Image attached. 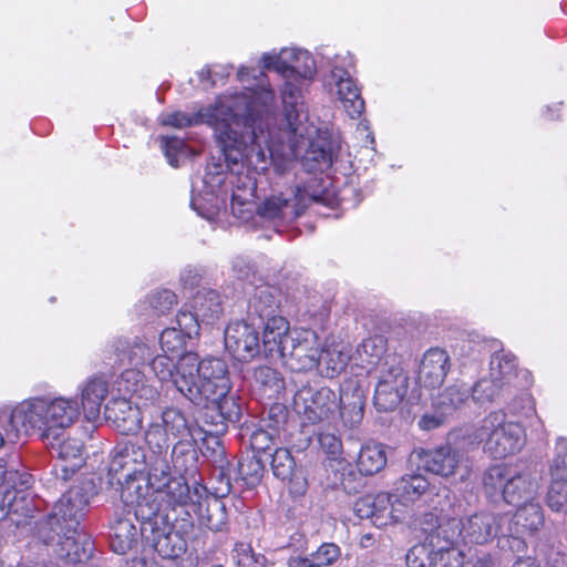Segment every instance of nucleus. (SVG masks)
Returning <instances> with one entry per match:
<instances>
[{
    "label": "nucleus",
    "mask_w": 567,
    "mask_h": 567,
    "mask_svg": "<svg viewBox=\"0 0 567 567\" xmlns=\"http://www.w3.org/2000/svg\"><path fill=\"white\" fill-rule=\"evenodd\" d=\"M238 79L244 91L235 94L219 96L214 104L199 109L193 114L173 112L163 114L161 123L176 128L192 127L207 124L214 132L215 141L228 163L230 174L226 183L237 187L233 193V209L236 214L247 212L248 199L255 182L248 175H240L238 167L241 161L257 168L266 167V159L259 144L248 145L249 131H251L258 106H268L276 102V93L267 75L254 68H240Z\"/></svg>",
    "instance_id": "obj_1"
},
{
    "label": "nucleus",
    "mask_w": 567,
    "mask_h": 567,
    "mask_svg": "<svg viewBox=\"0 0 567 567\" xmlns=\"http://www.w3.org/2000/svg\"><path fill=\"white\" fill-rule=\"evenodd\" d=\"M146 447L137 442L123 441L111 452L109 483L117 485L126 506L125 493L140 486L141 498L148 502L161 497L168 506H184L190 499L189 486L172 476L168 461L169 444L164 430L151 424L145 432Z\"/></svg>",
    "instance_id": "obj_2"
},
{
    "label": "nucleus",
    "mask_w": 567,
    "mask_h": 567,
    "mask_svg": "<svg viewBox=\"0 0 567 567\" xmlns=\"http://www.w3.org/2000/svg\"><path fill=\"white\" fill-rule=\"evenodd\" d=\"M275 103L267 107L258 106L254 126L249 131V143L248 145L259 144L262 150L264 157L267 161L265 168H257L254 165H249L257 171H266L268 164H274V169L278 174H285L290 172L293 158L299 156L300 151L307 146L305 157L307 161L316 162L320 169L327 168L332 164V152L327 146L326 142L321 140H313V135L317 134L318 130L308 124L309 133L305 136H300L288 126L284 120V127L279 128L278 134L270 131V111Z\"/></svg>",
    "instance_id": "obj_3"
},
{
    "label": "nucleus",
    "mask_w": 567,
    "mask_h": 567,
    "mask_svg": "<svg viewBox=\"0 0 567 567\" xmlns=\"http://www.w3.org/2000/svg\"><path fill=\"white\" fill-rule=\"evenodd\" d=\"M260 63L265 70H274L282 78L280 99L282 117L288 126L300 136L309 133L306 125L308 107L305 92L317 74L313 56L307 50L284 48L279 52L264 53Z\"/></svg>",
    "instance_id": "obj_4"
},
{
    "label": "nucleus",
    "mask_w": 567,
    "mask_h": 567,
    "mask_svg": "<svg viewBox=\"0 0 567 567\" xmlns=\"http://www.w3.org/2000/svg\"><path fill=\"white\" fill-rule=\"evenodd\" d=\"M81 410L76 399L65 396H33L11 410L9 437L38 433L42 440H58L61 432L74 424Z\"/></svg>",
    "instance_id": "obj_5"
},
{
    "label": "nucleus",
    "mask_w": 567,
    "mask_h": 567,
    "mask_svg": "<svg viewBox=\"0 0 567 567\" xmlns=\"http://www.w3.org/2000/svg\"><path fill=\"white\" fill-rule=\"evenodd\" d=\"M176 390L196 405H208L231 389L227 363L214 357L199 359L195 352L179 355Z\"/></svg>",
    "instance_id": "obj_6"
},
{
    "label": "nucleus",
    "mask_w": 567,
    "mask_h": 567,
    "mask_svg": "<svg viewBox=\"0 0 567 567\" xmlns=\"http://www.w3.org/2000/svg\"><path fill=\"white\" fill-rule=\"evenodd\" d=\"M140 486H132L124 494L126 507L134 509L135 520L140 523L141 537L151 545L154 550L165 559H175L183 555L187 544L184 537L174 530L167 509L168 506L161 497L148 502L141 498Z\"/></svg>",
    "instance_id": "obj_7"
},
{
    "label": "nucleus",
    "mask_w": 567,
    "mask_h": 567,
    "mask_svg": "<svg viewBox=\"0 0 567 567\" xmlns=\"http://www.w3.org/2000/svg\"><path fill=\"white\" fill-rule=\"evenodd\" d=\"M364 403L362 389L352 384L342 385L339 396L326 386L318 390L303 386L293 398L295 411L308 422L316 424L326 421L339 409L343 423L350 427L362 421Z\"/></svg>",
    "instance_id": "obj_8"
},
{
    "label": "nucleus",
    "mask_w": 567,
    "mask_h": 567,
    "mask_svg": "<svg viewBox=\"0 0 567 567\" xmlns=\"http://www.w3.org/2000/svg\"><path fill=\"white\" fill-rule=\"evenodd\" d=\"M225 163L227 167V172L225 173L218 171V166L208 167L203 178V183L206 188L205 194L207 197H204L200 194H193L192 196V208L206 219H213L219 210L220 200L225 202V199L229 196L230 212L234 217L243 221H247L252 216L255 210L254 198L256 197L257 188L264 184V181L272 184L271 174L274 176L281 177L289 173H276L271 162L268 164V168L261 172L250 167L246 159L241 161L243 167L237 168L238 174L248 175L255 182V186L251 192V197L248 199L249 207H247V212L244 210L241 214H236V209H233V193H235L234 189H237V187L226 183L228 175L233 169L229 167L226 161ZM193 193H195V190H193Z\"/></svg>",
    "instance_id": "obj_9"
},
{
    "label": "nucleus",
    "mask_w": 567,
    "mask_h": 567,
    "mask_svg": "<svg viewBox=\"0 0 567 567\" xmlns=\"http://www.w3.org/2000/svg\"><path fill=\"white\" fill-rule=\"evenodd\" d=\"M468 444H483V451L494 460L519 453L526 444L524 425L508 417L503 410L489 412L477 426L465 430Z\"/></svg>",
    "instance_id": "obj_10"
},
{
    "label": "nucleus",
    "mask_w": 567,
    "mask_h": 567,
    "mask_svg": "<svg viewBox=\"0 0 567 567\" xmlns=\"http://www.w3.org/2000/svg\"><path fill=\"white\" fill-rule=\"evenodd\" d=\"M538 481L528 470L514 464L489 466L483 475V489L491 499L502 498L508 505H520L535 499Z\"/></svg>",
    "instance_id": "obj_11"
},
{
    "label": "nucleus",
    "mask_w": 567,
    "mask_h": 567,
    "mask_svg": "<svg viewBox=\"0 0 567 567\" xmlns=\"http://www.w3.org/2000/svg\"><path fill=\"white\" fill-rule=\"evenodd\" d=\"M468 437L465 430L450 433L444 445L432 450H415L410 456L411 462H416L419 467L441 477L458 476L464 481L467 478L471 465L465 446Z\"/></svg>",
    "instance_id": "obj_12"
},
{
    "label": "nucleus",
    "mask_w": 567,
    "mask_h": 567,
    "mask_svg": "<svg viewBox=\"0 0 567 567\" xmlns=\"http://www.w3.org/2000/svg\"><path fill=\"white\" fill-rule=\"evenodd\" d=\"M503 514L480 511L457 522L440 526L437 536L445 538L447 545H455L458 542L465 545H485L497 538L498 545L504 548L503 542H507V536L503 533Z\"/></svg>",
    "instance_id": "obj_13"
},
{
    "label": "nucleus",
    "mask_w": 567,
    "mask_h": 567,
    "mask_svg": "<svg viewBox=\"0 0 567 567\" xmlns=\"http://www.w3.org/2000/svg\"><path fill=\"white\" fill-rule=\"evenodd\" d=\"M31 475L13 466L0 471V519L10 516L30 517L35 505L28 489Z\"/></svg>",
    "instance_id": "obj_14"
},
{
    "label": "nucleus",
    "mask_w": 567,
    "mask_h": 567,
    "mask_svg": "<svg viewBox=\"0 0 567 567\" xmlns=\"http://www.w3.org/2000/svg\"><path fill=\"white\" fill-rule=\"evenodd\" d=\"M311 198L299 186L265 198L255 209L259 218L278 224L291 223L308 207Z\"/></svg>",
    "instance_id": "obj_15"
},
{
    "label": "nucleus",
    "mask_w": 567,
    "mask_h": 567,
    "mask_svg": "<svg viewBox=\"0 0 567 567\" xmlns=\"http://www.w3.org/2000/svg\"><path fill=\"white\" fill-rule=\"evenodd\" d=\"M503 533L507 536L511 550H520L525 547L523 538L539 532L545 524L544 512L539 503L530 501L523 503L517 511L511 514H503Z\"/></svg>",
    "instance_id": "obj_16"
},
{
    "label": "nucleus",
    "mask_w": 567,
    "mask_h": 567,
    "mask_svg": "<svg viewBox=\"0 0 567 567\" xmlns=\"http://www.w3.org/2000/svg\"><path fill=\"white\" fill-rule=\"evenodd\" d=\"M320 351L317 332L305 328H293L280 359H284L293 371H309L319 365Z\"/></svg>",
    "instance_id": "obj_17"
},
{
    "label": "nucleus",
    "mask_w": 567,
    "mask_h": 567,
    "mask_svg": "<svg viewBox=\"0 0 567 567\" xmlns=\"http://www.w3.org/2000/svg\"><path fill=\"white\" fill-rule=\"evenodd\" d=\"M87 498L81 488L73 487L64 493L55 503L52 513L49 516L51 529L60 535V532L68 530L76 533L80 520L84 517Z\"/></svg>",
    "instance_id": "obj_18"
},
{
    "label": "nucleus",
    "mask_w": 567,
    "mask_h": 567,
    "mask_svg": "<svg viewBox=\"0 0 567 567\" xmlns=\"http://www.w3.org/2000/svg\"><path fill=\"white\" fill-rule=\"evenodd\" d=\"M408 388L409 377L401 367L391 365L382 370L374 390V406L381 412L395 410L406 395Z\"/></svg>",
    "instance_id": "obj_19"
},
{
    "label": "nucleus",
    "mask_w": 567,
    "mask_h": 567,
    "mask_svg": "<svg viewBox=\"0 0 567 567\" xmlns=\"http://www.w3.org/2000/svg\"><path fill=\"white\" fill-rule=\"evenodd\" d=\"M224 339L227 351L238 361L254 359L261 349L257 328L246 321L230 322Z\"/></svg>",
    "instance_id": "obj_20"
},
{
    "label": "nucleus",
    "mask_w": 567,
    "mask_h": 567,
    "mask_svg": "<svg viewBox=\"0 0 567 567\" xmlns=\"http://www.w3.org/2000/svg\"><path fill=\"white\" fill-rule=\"evenodd\" d=\"M109 351L113 363L137 368L148 362L155 353V346L145 336H121L110 342Z\"/></svg>",
    "instance_id": "obj_21"
},
{
    "label": "nucleus",
    "mask_w": 567,
    "mask_h": 567,
    "mask_svg": "<svg viewBox=\"0 0 567 567\" xmlns=\"http://www.w3.org/2000/svg\"><path fill=\"white\" fill-rule=\"evenodd\" d=\"M550 466L551 483L546 503L554 512L567 513V439L558 437Z\"/></svg>",
    "instance_id": "obj_22"
},
{
    "label": "nucleus",
    "mask_w": 567,
    "mask_h": 567,
    "mask_svg": "<svg viewBox=\"0 0 567 567\" xmlns=\"http://www.w3.org/2000/svg\"><path fill=\"white\" fill-rule=\"evenodd\" d=\"M489 373L512 392L532 384L530 372L526 369H517L516 357L504 351L492 355Z\"/></svg>",
    "instance_id": "obj_23"
},
{
    "label": "nucleus",
    "mask_w": 567,
    "mask_h": 567,
    "mask_svg": "<svg viewBox=\"0 0 567 567\" xmlns=\"http://www.w3.org/2000/svg\"><path fill=\"white\" fill-rule=\"evenodd\" d=\"M105 419L124 434L137 432L142 427L140 402L130 398L112 399L104 408Z\"/></svg>",
    "instance_id": "obj_24"
},
{
    "label": "nucleus",
    "mask_w": 567,
    "mask_h": 567,
    "mask_svg": "<svg viewBox=\"0 0 567 567\" xmlns=\"http://www.w3.org/2000/svg\"><path fill=\"white\" fill-rule=\"evenodd\" d=\"M451 368L446 351L432 348L427 350L420 362L417 381L422 388L436 389L445 380Z\"/></svg>",
    "instance_id": "obj_25"
},
{
    "label": "nucleus",
    "mask_w": 567,
    "mask_h": 567,
    "mask_svg": "<svg viewBox=\"0 0 567 567\" xmlns=\"http://www.w3.org/2000/svg\"><path fill=\"white\" fill-rule=\"evenodd\" d=\"M124 513H115L110 523V546L116 554L124 555L131 550L141 536L140 529L136 528L133 518L134 509Z\"/></svg>",
    "instance_id": "obj_26"
},
{
    "label": "nucleus",
    "mask_w": 567,
    "mask_h": 567,
    "mask_svg": "<svg viewBox=\"0 0 567 567\" xmlns=\"http://www.w3.org/2000/svg\"><path fill=\"white\" fill-rule=\"evenodd\" d=\"M56 555L65 565H75L86 561L93 551L90 537L76 529V533L60 532Z\"/></svg>",
    "instance_id": "obj_27"
},
{
    "label": "nucleus",
    "mask_w": 567,
    "mask_h": 567,
    "mask_svg": "<svg viewBox=\"0 0 567 567\" xmlns=\"http://www.w3.org/2000/svg\"><path fill=\"white\" fill-rule=\"evenodd\" d=\"M81 404L84 416L89 422L99 419L101 406L109 393V381L103 374H95L85 380L80 386Z\"/></svg>",
    "instance_id": "obj_28"
},
{
    "label": "nucleus",
    "mask_w": 567,
    "mask_h": 567,
    "mask_svg": "<svg viewBox=\"0 0 567 567\" xmlns=\"http://www.w3.org/2000/svg\"><path fill=\"white\" fill-rule=\"evenodd\" d=\"M262 349L268 358H281L288 346L291 330L282 316L264 321Z\"/></svg>",
    "instance_id": "obj_29"
},
{
    "label": "nucleus",
    "mask_w": 567,
    "mask_h": 567,
    "mask_svg": "<svg viewBox=\"0 0 567 567\" xmlns=\"http://www.w3.org/2000/svg\"><path fill=\"white\" fill-rule=\"evenodd\" d=\"M351 359V347L343 341H332L321 348L319 365L327 378H334L341 373Z\"/></svg>",
    "instance_id": "obj_30"
},
{
    "label": "nucleus",
    "mask_w": 567,
    "mask_h": 567,
    "mask_svg": "<svg viewBox=\"0 0 567 567\" xmlns=\"http://www.w3.org/2000/svg\"><path fill=\"white\" fill-rule=\"evenodd\" d=\"M276 292L274 287L267 285L256 287L248 305L249 316L259 318L261 322L280 317V301Z\"/></svg>",
    "instance_id": "obj_31"
},
{
    "label": "nucleus",
    "mask_w": 567,
    "mask_h": 567,
    "mask_svg": "<svg viewBox=\"0 0 567 567\" xmlns=\"http://www.w3.org/2000/svg\"><path fill=\"white\" fill-rule=\"evenodd\" d=\"M51 443V453L64 464L61 465L63 478L66 480L69 474L75 473L84 463L83 443L78 439L68 437L65 440Z\"/></svg>",
    "instance_id": "obj_32"
},
{
    "label": "nucleus",
    "mask_w": 567,
    "mask_h": 567,
    "mask_svg": "<svg viewBox=\"0 0 567 567\" xmlns=\"http://www.w3.org/2000/svg\"><path fill=\"white\" fill-rule=\"evenodd\" d=\"M271 468L274 475L282 481H290L291 492L295 494H302L306 488V482L301 481L295 473V460L288 449L279 447L276 449L271 454Z\"/></svg>",
    "instance_id": "obj_33"
},
{
    "label": "nucleus",
    "mask_w": 567,
    "mask_h": 567,
    "mask_svg": "<svg viewBox=\"0 0 567 567\" xmlns=\"http://www.w3.org/2000/svg\"><path fill=\"white\" fill-rule=\"evenodd\" d=\"M192 440L193 437L178 440V442L174 444L172 452H168L172 476L181 478L187 486L188 484L182 477V474L192 470L197 460V452Z\"/></svg>",
    "instance_id": "obj_34"
},
{
    "label": "nucleus",
    "mask_w": 567,
    "mask_h": 567,
    "mask_svg": "<svg viewBox=\"0 0 567 567\" xmlns=\"http://www.w3.org/2000/svg\"><path fill=\"white\" fill-rule=\"evenodd\" d=\"M189 307L203 323H213L221 315V300L217 291L202 288L193 297Z\"/></svg>",
    "instance_id": "obj_35"
},
{
    "label": "nucleus",
    "mask_w": 567,
    "mask_h": 567,
    "mask_svg": "<svg viewBox=\"0 0 567 567\" xmlns=\"http://www.w3.org/2000/svg\"><path fill=\"white\" fill-rule=\"evenodd\" d=\"M471 399V385L463 381H457L446 386L435 398L433 405L436 409H443L444 413L452 415L456 410L465 405Z\"/></svg>",
    "instance_id": "obj_36"
},
{
    "label": "nucleus",
    "mask_w": 567,
    "mask_h": 567,
    "mask_svg": "<svg viewBox=\"0 0 567 567\" xmlns=\"http://www.w3.org/2000/svg\"><path fill=\"white\" fill-rule=\"evenodd\" d=\"M430 487L427 478L421 474L403 475L394 485L395 502L408 505L417 501Z\"/></svg>",
    "instance_id": "obj_37"
},
{
    "label": "nucleus",
    "mask_w": 567,
    "mask_h": 567,
    "mask_svg": "<svg viewBox=\"0 0 567 567\" xmlns=\"http://www.w3.org/2000/svg\"><path fill=\"white\" fill-rule=\"evenodd\" d=\"M386 461L384 446L380 443L368 442L359 451L357 468L362 475L371 476L382 471Z\"/></svg>",
    "instance_id": "obj_38"
},
{
    "label": "nucleus",
    "mask_w": 567,
    "mask_h": 567,
    "mask_svg": "<svg viewBox=\"0 0 567 567\" xmlns=\"http://www.w3.org/2000/svg\"><path fill=\"white\" fill-rule=\"evenodd\" d=\"M512 394L503 383H499L491 374L488 378L480 379L474 385L471 386V399L474 403L483 405L496 402Z\"/></svg>",
    "instance_id": "obj_39"
},
{
    "label": "nucleus",
    "mask_w": 567,
    "mask_h": 567,
    "mask_svg": "<svg viewBox=\"0 0 567 567\" xmlns=\"http://www.w3.org/2000/svg\"><path fill=\"white\" fill-rule=\"evenodd\" d=\"M322 60L326 62L330 70V76L334 84L352 80V72L354 71V58L350 52L330 54L321 53Z\"/></svg>",
    "instance_id": "obj_40"
},
{
    "label": "nucleus",
    "mask_w": 567,
    "mask_h": 567,
    "mask_svg": "<svg viewBox=\"0 0 567 567\" xmlns=\"http://www.w3.org/2000/svg\"><path fill=\"white\" fill-rule=\"evenodd\" d=\"M164 430L166 437L173 435L179 440L193 437L190 424L185 414L176 408H167L162 412V423H157ZM169 443V439H167Z\"/></svg>",
    "instance_id": "obj_41"
},
{
    "label": "nucleus",
    "mask_w": 567,
    "mask_h": 567,
    "mask_svg": "<svg viewBox=\"0 0 567 567\" xmlns=\"http://www.w3.org/2000/svg\"><path fill=\"white\" fill-rule=\"evenodd\" d=\"M395 498L393 494L379 493L371 496V505L373 509V524L377 526H385L392 522H399L400 515L395 507Z\"/></svg>",
    "instance_id": "obj_42"
},
{
    "label": "nucleus",
    "mask_w": 567,
    "mask_h": 567,
    "mask_svg": "<svg viewBox=\"0 0 567 567\" xmlns=\"http://www.w3.org/2000/svg\"><path fill=\"white\" fill-rule=\"evenodd\" d=\"M337 86V93L342 102L347 114L351 118H358L364 111V101L361 97L360 89L357 86L354 80L341 82Z\"/></svg>",
    "instance_id": "obj_43"
},
{
    "label": "nucleus",
    "mask_w": 567,
    "mask_h": 567,
    "mask_svg": "<svg viewBox=\"0 0 567 567\" xmlns=\"http://www.w3.org/2000/svg\"><path fill=\"white\" fill-rule=\"evenodd\" d=\"M175 305H177V296L168 289L157 290L151 293L146 300L138 303L136 309L140 316H146L143 311L150 308L154 315H166Z\"/></svg>",
    "instance_id": "obj_44"
},
{
    "label": "nucleus",
    "mask_w": 567,
    "mask_h": 567,
    "mask_svg": "<svg viewBox=\"0 0 567 567\" xmlns=\"http://www.w3.org/2000/svg\"><path fill=\"white\" fill-rule=\"evenodd\" d=\"M161 147L173 167H179L182 162L195 155V152L185 143L184 140L176 136H162Z\"/></svg>",
    "instance_id": "obj_45"
},
{
    "label": "nucleus",
    "mask_w": 567,
    "mask_h": 567,
    "mask_svg": "<svg viewBox=\"0 0 567 567\" xmlns=\"http://www.w3.org/2000/svg\"><path fill=\"white\" fill-rule=\"evenodd\" d=\"M386 352V340L383 336H372L364 339L358 347L357 353L362 362L369 365L378 364Z\"/></svg>",
    "instance_id": "obj_46"
},
{
    "label": "nucleus",
    "mask_w": 567,
    "mask_h": 567,
    "mask_svg": "<svg viewBox=\"0 0 567 567\" xmlns=\"http://www.w3.org/2000/svg\"><path fill=\"white\" fill-rule=\"evenodd\" d=\"M255 384L269 396L279 393L284 389V379L279 372L268 365L255 368L252 371Z\"/></svg>",
    "instance_id": "obj_47"
},
{
    "label": "nucleus",
    "mask_w": 567,
    "mask_h": 567,
    "mask_svg": "<svg viewBox=\"0 0 567 567\" xmlns=\"http://www.w3.org/2000/svg\"><path fill=\"white\" fill-rule=\"evenodd\" d=\"M174 358L167 353L153 354L148 360L152 371L162 383H172L175 385L177 375V363H174Z\"/></svg>",
    "instance_id": "obj_48"
},
{
    "label": "nucleus",
    "mask_w": 567,
    "mask_h": 567,
    "mask_svg": "<svg viewBox=\"0 0 567 567\" xmlns=\"http://www.w3.org/2000/svg\"><path fill=\"white\" fill-rule=\"evenodd\" d=\"M451 547H440L436 551L431 553L429 567H462L464 564L461 550Z\"/></svg>",
    "instance_id": "obj_49"
},
{
    "label": "nucleus",
    "mask_w": 567,
    "mask_h": 567,
    "mask_svg": "<svg viewBox=\"0 0 567 567\" xmlns=\"http://www.w3.org/2000/svg\"><path fill=\"white\" fill-rule=\"evenodd\" d=\"M187 336L177 330V328H166L159 336V348L162 352L177 357L184 350Z\"/></svg>",
    "instance_id": "obj_50"
},
{
    "label": "nucleus",
    "mask_w": 567,
    "mask_h": 567,
    "mask_svg": "<svg viewBox=\"0 0 567 567\" xmlns=\"http://www.w3.org/2000/svg\"><path fill=\"white\" fill-rule=\"evenodd\" d=\"M143 379L144 375L136 367H134L124 370L114 381L113 386L121 396L126 398V395H130V398H132V395L137 391V388Z\"/></svg>",
    "instance_id": "obj_51"
},
{
    "label": "nucleus",
    "mask_w": 567,
    "mask_h": 567,
    "mask_svg": "<svg viewBox=\"0 0 567 567\" xmlns=\"http://www.w3.org/2000/svg\"><path fill=\"white\" fill-rule=\"evenodd\" d=\"M200 524L212 532H219L226 523L224 505L218 501L208 504L205 511L200 506Z\"/></svg>",
    "instance_id": "obj_52"
},
{
    "label": "nucleus",
    "mask_w": 567,
    "mask_h": 567,
    "mask_svg": "<svg viewBox=\"0 0 567 567\" xmlns=\"http://www.w3.org/2000/svg\"><path fill=\"white\" fill-rule=\"evenodd\" d=\"M264 466L255 457H248L238 464V474L248 486L257 485L262 476Z\"/></svg>",
    "instance_id": "obj_53"
},
{
    "label": "nucleus",
    "mask_w": 567,
    "mask_h": 567,
    "mask_svg": "<svg viewBox=\"0 0 567 567\" xmlns=\"http://www.w3.org/2000/svg\"><path fill=\"white\" fill-rule=\"evenodd\" d=\"M199 322V316L192 308H183L176 316L177 330L187 336L188 339L198 336Z\"/></svg>",
    "instance_id": "obj_54"
},
{
    "label": "nucleus",
    "mask_w": 567,
    "mask_h": 567,
    "mask_svg": "<svg viewBox=\"0 0 567 567\" xmlns=\"http://www.w3.org/2000/svg\"><path fill=\"white\" fill-rule=\"evenodd\" d=\"M212 405L213 410H216L223 421L237 422L240 417V408L235 402L233 396L225 394L223 398L216 401H208V405Z\"/></svg>",
    "instance_id": "obj_55"
},
{
    "label": "nucleus",
    "mask_w": 567,
    "mask_h": 567,
    "mask_svg": "<svg viewBox=\"0 0 567 567\" xmlns=\"http://www.w3.org/2000/svg\"><path fill=\"white\" fill-rule=\"evenodd\" d=\"M340 548L333 543L322 544L315 553L310 554L308 558L311 559L317 566H331L340 557Z\"/></svg>",
    "instance_id": "obj_56"
},
{
    "label": "nucleus",
    "mask_w": 567,
    "mask_h": 567,
    "mask_svg": "<svg viewBox=\"0 0 567 567\" xmlns=\"http://www.w3.org/2000/svg\"><path fill=\"white\" fill-rule=\"evenodd\" d=\"M321 449L331 458H337L342 452L341 440L333 433L321 432L318 435Z\"/></svg>",
    "instance_id": "obj_57"
},
{
    "label": "nucleus",
    "mask_w": 567,
    "mask_h": 567,
    "mask_svg": "<svg viewBox=\"0 0 567 567\" xmlns=\"http://www.w3.org/2000/svg\"><path fill=\"white\" fill-rule=\"evenodd\" d=\"M434 411L432 413H425L419 421V426L422 430L431 431L445 423L449 413H444L443 409H436L433 405Z\"/></svg>",
    "instance_id": "obj_58"
},
{
    "label": "nucleus",
    "mask_w": 567,
    "mask_h": 567,
    "mask_svg": "<svg viewBox=\"0 0 567 567\" xmlns=\"http://www.w3.org/2000/svg\"><path fill=\"white\" fill-rule=\"evenodd\" d=\"M431 554L423 545L412 547L406 554V564L409 567H426V560L430 561Z\"/></svg>",
    "instance_id": "obj_59"
},
{
    "label": "nucleus",
    "mask_w": 567,
    "mask_h": 567,
    "mask_svg": "<svg viewBox=\"0 0 567 567\" xmlns=\"http://www.w3.org/2000/svg\"><path fill=\"white\" fill-rule=\"evenodd\" d=\"M265 557L252 551L250 547L241 548L238 553V564L240 567H264Z\"/></svg>",
    "instance_id": "obj_60"
},
{
    "label": "nucleus",
    "mask_w": 567,
    "mask_h": 567,
    "mask_svg": "<svg viewBox=\"0 0 567 567\" xmlns=\"http://www.w3.org/2000/svg\"><path fill=\"white\" fill-rule=\"evenodd\" d=\"M157 398L158 391L154 386L146 384L143 380L140 383L137 391L130 399L136 402H138V400H143V404L146 405L147 402H154Z\"/></svg>",
    "instance_id": "obj_61"
},
{
    "label": "nucleus",
    "mask_w": 567,
    "mask_h": 567,
    "mask_svg": "<svg viewBox=\"0 0 567 567\" xmlns=\"http://www.w3.org/2000/svg\"><path fill=\"white\" fill-rule=\"evenodd\" d=\"M274 435L266 430H258L251 435V445L256 450L268 451L271 447Z\"/></svg>",
    "instance_id": "obj_62"
},
{
    "label": "nucleus",
    "mask_w": 567,
    "mask_h": 567,
    "mask_svg": "<svg viewBox=\"0 0 567 567\" xmlns=\"http://www.w3.org/2000/svg\"><path fill=\"white\" fill-rule=\"evenodd\" d=\"M354 512L360 518H371L373 520V509L371 496L362 497L354 503Z\"/></svg>",
    "instance_id": "obj_63"
},
{
    "label": "nucleus",
    "mask_w": 567,
    "mask_h": 567,
    "mask_svg": "<svg viewBox=\"0 0 567 567\" xmlns=\"http://www.w3.org/2000/svg\"><path fill=\"white\" fill-rule=\"evenodd\" d=\"M473 567H499V560L491 554H483L476 558Z\"/></svg>",
    "instance_id": "obj_64"
}]
</instances>
